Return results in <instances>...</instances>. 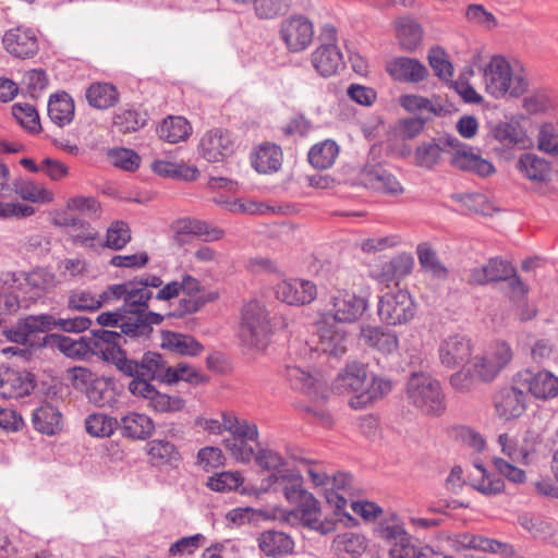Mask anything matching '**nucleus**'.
<instances>
[{
    "instance_id": "38",
    "label": "nucleus",
    "mask_w": 558,
    "mask_h": 558,
    "mask_svg": "<svg viewBox=\"0 0 558 558\" xmlns=\"http://www.w3.org/2000/svg\"><path fill=\"white\" fill-rule=\"evenodd\" d=\"M392 383L387 377L373 376L371 383H366L365 390L350 399L353 409H362L381 399L391 391Z\"/></svg>"
},
{
    "instance_id": "16",
    "label": "nucleus",
    "mask_w": 558,
    "mask_h": 558,
    "mask_svg": "<svg viewBox=\"0 0 558 558\" xmlns=\"http://www.w3.org/2000/svg\"><path fill=\"white\" fill-rule=\"evenodd\" d=\"M197 149L208 162H219L232 155L234 141L228 130L217 128L207 131L201 137Z\"/></svg>"
},
{
    "instance_id": "25",
    "label": "nucleus",
    "mask_w": 558,
    "mask_h": 558,
    "mask_svg": "<svg viewBox=\"0 0 558 558\" xmlns=\"http://www.w3.org/2000/svg\"><path fill=\"white\" fill-rule=\"evenodd\" d=\"M386 71L392 80L404 83L423 82L427 75V68L417 59L397 57L386 64Z\"/></svg>"
},
{
    "instance_id": "59",
    "label": "nucleus",
    "mask_w": 558,
    "mask_h": 558,
    "mask_svg": "<svg viewBox=\"0 0 558 558\" xmlns=\"http://www.w3.org/2000/svg\"><path fill=\"white\" fill-rule=\"evenodd\" d=\"M12 114L17 123L29 133H39L41 130L39 114L31 104H14Z\"/></svg>"
},
{
    "instance_id": "56",
    "label": "nucleus",
    "mask_w": 558,
    "mask_h": 558,
    "mask_svg": "<svg viewBox=\"0 0 558 558\" xmlns=\"http://www.w3.org/2000/svg\"><path fill=\"white\" fill-rule=\"evenodd\" d=\"M15 193L23 199L33 203H50L53 201V193L41 187L33 181L19 179L13 182Z\"/></svg>"
},
{
    "instance_id": "18",
    "label": "nucleus",
    "mask_w": 558,
    "mask_h": 558,
    "mask_svg": "<svg viewBox=\"0 0 558 558\" xmlns=\"http://www.w3.org/2000/svg\"><path fill=\"white\" fill-rule=\"evenodd\" d=\"M128 388L133 396L147 399L149 407L156 412H178L185 405V401L181 397L161 393L150 383L130 381Z\"/></svg>"
},
{
    "instance_id": "8",
    "label": "nucleus",
    "mask_w": 558,
    "mask_h": 558,
    "mask_svg": "<svg viewBox=\"0 0 558 558\" xmlns=\"http://www.w3.org/2000/svg\"><path fill=\"white\" fill-rule=\"evenodd\" d=\"M280 477L288 484L283 487V495L287 500L295 505L293 513L301 522L316 530L322 534H326L329 529L320 520V507L318 500L313 494L303 488V478L300 474L291 473L289 475L281 474Z\"/></svg>"
},
{
    "instance_id": "26",
    "label": "nucleus",
    "mask_w": 558,
    "mask_h": 558,
    "mask_svg": "<svg viewBox=\"0 0 558 558\" xmlns=\"http://www.w3.org/2000/svg\"><path fill=\"white\" fill-rule=\"evenodd\" d=\"M311 62L323 77H330L344 68L341 51L335 44H322L311 54Z\"/></svg>"
},
{
    "instance_id": "60",
    "label": "nucleus",
    "mask_w": 558,
    "mask_h": 558,
    "mask_svg": "<svg viewBox=\"0 0 558 558\" xmlns=\"http://www.w3.org/2000/svg\"><path fill=\"white\" fill-rule=\"evenodd\" d=\"M71 227V239L74 244L92 250L100 246L98 234L89 223L73 218Z\"/></svg>"
},
{
    "instance_id": "12",
    "label": "nucleus",
    "mask_w": 558,
    "mask_h": 558,
    "mask_svg": "<svg viewBox=\"0 0 558 558\" xmlns=\"http://www.w3.org/2000/svg\"><path fill=\"white\" fill-rule=\"evenodd\" d=\"M4 50L16 59H32L39 51V38L33 27L19 25L8 29L2 37Z\"/></svg>"
},
{
    "instance_id": "6",
    "label": "nucleus",
    "mask_w": 558,
    "mask_h": 558,
    "mask_svg": "<svg viewBox=\"0 0 558 558\" xmlns=\"http://www.w3.org/2000/svg\"><path fill=\"white\" fill-rule=\"evenodd\" d=\"M485 90L496 99L519 97L527 89V81L514 74L510 63L501 56H494L483 70Z\"/></svg>"
},
{
    "instance_id": "58",
    "label": "nucleus",
    "mask_w": 558,
    "mask_h": 558,
    "mask_svg": "<svg viewBox=\"0 0 558 558\" xmlns=\"http://www.w3.org/2000/svg\"><path fill=\"white\" fill-rule=\"evenodd\" d=\"M428 63L434 74L441 81L449 82L453 76V65L447 52L440 46H434L427 54Z\"/></svg>"
},
{
    "instance_id": "11",
    "label": "nucleus",
    "mask_w": 558,
    "mask_h": 558,
    "mask_svg": "<svg viewBox=\"0 0 558 558\" xmlns=\"http://www.w3.org/2000/svg\"><path fill=\"white\" fill-rule=\"evenodd\" d=\"M445 146L453 150L450 163L463 171L475 173L480 177H487L495 171L490 161L475 154L469 145L460 142L453 135H446L441 141Z\"/></svg>"
},
{
    "instance_id": "43",
    "label": "nucleus",
    "mask_w": 558,
    "mask_h": 558,
    "mask_svg": "<svg viewBox=\"0 0 558 558\" xmlns=\"http://www.w3.org/2000/svg\"><path fill=\"white\" fill-rule=\"evenodd\" d=\"M319 350L332 356H340L347 351V333L336 326H322L318 329Z\"/></svg>"
},
{
    "instance_id": "50",
    "label": "nucleus",
    "mask_w": 558,
    "mask_h": 558,
    "mask_svg": "<svg viewBox=\"0 0 558 558\" xmlns=\"http://www.w3.org/2000/svg\"><path fill=\"white\" fill-rule=\"evenodd\" d=\"M85 395L90 403L99 408L111 407L117 401L113 383L104 377H97Z\"/></svg>"
},
{
    "instance_id": "17",
    "label": "nucleus",
    "mask_w": 558,
    "mask_h": 558,
    "mask_svg": "<svg viewBox=\"0 0 558 558\" xmlns=\"http://www.w3.org/2000/svg\"><path fill=\"white\" fill-rule=\"evenodd\" d=\"M35 376L28 371L15 368L0 369V397L17 399L28 396L35 388Z\"/></svg>"
},
{
    "instance_id": "62",
    "label": "nucleus",
    "mask_w": 558,
    "mask_h": 558,
    "mask_svg": "<svg viewBox=\"0 0 558 558\" xmlns=\"http://www.w3.org/2000/svg\"><path fill=\"white\" fill-rule=\"evenodd\" d=\"M131 230L126 222L113 221L107 230L106 246L112 250H122L131 241Z\"/></svg>"
},
{
    "instance_id": "46",
    "label": "nucleus",
    "mask_w": 558,
    "mask_h": 558,
    "mask_svg": "<svg viewBox=\"0 0 558 558\" xmlns=\"http://www.w3.org/2000/svg\"><path fill=\"white\" fill-rule=\"evenodd\" d=\"M446 136L438 140L424 142L416 147L414 159L416 166L425 169H433L440 160L442 153L450 146H445L441 142Z\"/></svg>"
},
{
    "instance_id": "23",
    "label": "nucleus",
    "mask_w": 558,
    "mask_h": 558,
    "mask_svg": "<svg viewBox=\"0 0 558 558\" xmlns=\"http://www.w3.org/2000/svg\"><path fill=\"white\" fill-rule=\"evenodd\" d=\"M413 267V256L408 253H402L373 268L371 276L380 283L389 284L395 282L399 284L401 280L411 274Z\"/></svg>"
},
{
    "instance_id": "45",
    "label": "nucleus",
    "mask_w": 558,
    "mask_h": 558,
    "mask_svg": "<svg viewBox=\"0 0 558 558\" xmlns=\"http://www.w3.org/2000/svg\"><path fill=\"white\" fill-rule=\"evenodd\" d=\"M530 392L537 399H551L558 395V377L548 371L531 374L526 378Z\"/></svg>"
},
{
    "instance_id": "9",
    "label": "nucleus",
    "mask_w": 558,
    "mask_h": 558,
    "mask_svg": "<svg viewBox=\"0 0 558 558\" xmlns=\"http://www.w3.org/2000/svg\"><path fill=\"white\" fill-rule=\"evenodd\" d=\"M162 279L157 275L145 274L126 280L122 283L112 284L109 294L120 296V300L126 301V306L133 310V313L148 314L149 301L154 298L151 288H162Z\"/></svg>"
},
{
    "instance_id": "32",
    "label": "nucleus",
    "mask_w": 558,
    "mask_h": 558,
    "mask_svg": "<svg viewBox=\"0 0 558 558\" xmlns=\"http://www.w3.org/2000/svg\"><path fill=\"white\" fill-rule=\"evenodd\" d=\"M118 428L123 437L145 440L151 436L155 424L146 414L129 412L121 417Z\"/></svg>"
},
{
    "instance_id": "54",
    "label": "nucleus",
    "mask_w": 558,
    "mask_h": 558,
    "mask_svg": "<svg viewBox=\"0 0 558 558\" xmlns=\"http://www.w3.org/2000/svg\"><path fill=\"white\" fill-rule=\"evenodd\" d=\"M417 258L424 271L432 277L445 280L448 277L447 267L439 260L436 252L426 243L420 244L416 250Z\"/></svg>"
},
{
    "instance_id": "57",
    "label": "nucleus",
    "mask_w": 558,
    "mask_h": 558,
    "mask_svg": "<svg viewBox=\"0 0 558 558\" xmlns=\"http://www.w3.org/2000/svg\"><path fill=\"white\" fill-rule=\"evenodd\" d=\"M148 454L156 464L177 465L181 460L175 446L162 439H154L149 442Z\"/></svg>"
},
{
    "instance_id": "48",
    "label": "nucleus",
    "mask_w": 558,
    "mask_h": 558,
    "mask_svg": "<svg viewBox=\"0 0 558 558\" xmlns=\"http://www.w3.org/2000/svg\"><path fill=\"white\" fill-rule=\"evenodd\" d=\"M339 155V146L332 140H325L315 144L308 151V161L316 169L330 168Z\"/></svg>"
},
{
    "instance_id": "41",
    "label": "nucleus",
    "mask_w": 558,
    "mask_h": 558,
    "mask_svg": "<svg viewBox=\"0 0 558 558\" xmlns=\"http://www.w3.org/2000/svg\"><path fill=\"white\" fill-rule=\"evenodd\" d=\"M160 140L170 144L186 141L192 133L190 122L183 117L169 116L157 128Z\"/></svg>"
},
{
    "instance_id": "7",
    "label": "nucleus",
    "mask_w": 558,
    "mask_h": 558,
    "mask_svg": "<svg viewBox=\"0 0 558 558\" xmlns=\"http://www.w3.org/2000/svg\"><path fill=\"white\" fill-rule=\"evenodd\" d=\"M272 325L269 312L258 301H250L242 308L240 340L243 345L263 351L269 343Z\"/></svg>"
},
{
    "instance_id": "20",
    "label": "nucleus",
    "mask_w": 558,
    "mask_h": 558,
    "mask_svg": "<svg viewBox=\"0 0 558 558\" xmlns=\"http://www.w3.org/2000/svg\"><path fill=\"white\" fill-rule=\"evenodd\" d=\"M333 319L339 323H354L366 310L364 298L345 290H337L330 298Z\"/></svg>"
},
{
    "instance_id": "35",
    "label": "nucleus",
    "mask_w": 558,
    "mask_h": 558,
    "mask_svg": "<svg viewBox=\"0 0 558 558\" xmlns=\"http://www.w3.org/2000/svg\"><path fill=\"white\" fill-rule=\"evenodd\" d=\"M553 436L548 429L535 427L532 424L524 433L521 442V453L523 452V464H530L534 461L535 457L543 452V448L548 449L551 442L548 440Z\"/></svg>"
},
{
    "instance_id": "39",
    "label": "nucleus",
    "mask_w": 558,
    "mask_h": 558,
    "mask_svg": "<svg viewBox=\"0 0 558 558\" xmlns=\"http://www.w3.org/2000/svg\"><path fill=\"white\" fill-rule=\"evenodd\" d=\"M454 547L458 549L474 548L493 554H511V545L508 543H501L493 538H486L470 533L457 535L454 538Z\"/></svg>"
},
{
    "instance_id": "52",
    "label": "nucleus",
    "mask_w": 558,
    "mask_h": 558,
    "mask_svg": "<svg viewBox=\"0 0 558 558\" xmlns=\"http://www.w3.org/2000/svg\"><path fill=\"white\" fill-rule=\"evenodd\" d=\"M54 316L50 314L29 315L20 319L17 325L11 328L8 335H33L53 329Z\"/></svg>"
},
{
    "instance_id": "63",
    "label": "nucleus",
    "mask_w": 558,
    "mask_h": 558,
    "mask_svg": "<svg viewBox=\"0 0 558 558\" xmlns=\"http://www.w3.org/2000/svg\"><path fill=\"white\" fill-rule=\"evenodd\" d=\"M335 546L338 550L351 556L362 555L367 547L365 537L354 532H345L338 535L335 538Z\"/></svg>"
},
{
    "instance_id": "10",
    "label": "nucleus",
    "mask_w": 558,
    "mask_h": 558,
    "mask_svg": "<svg viewBox=\"0 0 558 558\" xmlns=\"http://www.w3.org/2000/svg\"><path fill=\"white\" fill-rule=\"evenodd\" d=\"M377 314L387 326L405 325L415 317L416 304L407 290L389 291L379 298Z\"/></svg>"
},
{
    "instance_id": "1",
    "label": "nucleus",
    "mask_w": 558,
    "mask_h": 558,
    "mask_svg": "<svg viewBox=\"0 0 558 558\" xmlns=\"http://www.w3.org/2000/svg\"><path fill=\"white\" fill-rule=\"evenodd\" d=\"M183 298L179 300L177 307L163 315L165 317H183L198 312L207 303L214 302L219 298L218 292L211 291L202 293V284L195 277L184 275L181 281H170L165 284L155 295L158 301H170L178 298L180 293Z\"/></svg>"
},
{
    "instance_id": "29",
    "label": "nucleus",
    "mask_w": 558,
    "mask_h": 558,
    "mask_svg": "<svg viewBox=\"0 0 558 558\" xmlns=\"http://www.w3.org/2000/svg\"><path fill=\"white\" fill-rule=\"evenodd\" d=\"M360 339L365 345L375 349L383 354H391L396 352L399 347L397 333L380 326H362Z\"/></svg>"
},
{
    "instance_id": "22",
    "label": "nucleus",
    "mask_w": 558,
    "mask_h": 558,
    "mask_svg": "<svg viewBox=\"0 0 558 558\" xmlns=\"http://www.w3.org/2000/svg\"><path fill=\"white\" fill-rule=\"evenodd\" d=\"M316 286L304 279L283 280L276 286V296L289 305H305L315 300Z\"/></svg>"
},
{
    "instance_id": "49",
    "label": "nucleus",
    "mask_w": 558,
    "mask_h": 558,
    "mask_svg": "<svg viewBox=\"0 0 558 558\" xmlns=\"http://www.w3.org/2000/svg\"><path fill=\"white\" fill-rule=\"evenodd\" d=\"M148 114L138 109H121L113 117V126L122 134L133 133L147 124Z\"/></svg>"
},
{
    "instance_id": "47",
    "label": "nucleus",
    "mask_w": 558,
    "mask_h": 558,
    "mask_svg": "<svg viewBox=\"0 0 558 558\" xmlns=\"http://www.w3.org/2000/svg\"><path fill=\"white\" fill-rule=\"evenodd\" d=\"M223 429L230 434L228 439H244V440H257L258 428L255 423H251L247 420L239 418L233 414H222Z\"/></svg>"
},
{
    "instance_id": "28",
    "label": "nucleus",
    "mask_w": 558,
    "mask_h": 558,
    "mask_svg": "<svg viewBox=\"0 0 558 558\" xmlns=\"http://www.w3.org/2000/svg\"><path fill=\"white\" fill-rule=\"evenodd\" d=\"M32 423L35 430L44 435L52 436L62 430L63 415L58 405L45 401L34 409Z\"/></svg>"
},
{
    "instance_id": "61",
    "label": "nucleus",
    "mask_w": 558,
    "mask_h": 558,
    "mask_svg": "<svg viewBox=\"0 0 558 558\" xmlns=\"http://www.w3.org/2000/svg\"><path fill=\"white\" fill-rule=\"evenodd\" d=\"M291 0H254L255 14L260 20H271L286 14Z\"/></svg>"
},
{
    "instance_id": "4",
    "label": "nucleus",
    "mask_w": 558,
    "mask_h": 558,
    "mask_svg": "<svg viewBox=\"0 0 558 558\" xmlns=\"http://www.w3.org/2000/svg\"><path fill=\"white\" fill-rule=\"evenodd\" d=\"M409 404L428 416H440L446 410V397L438 379L423 372L412 373L405 383Z\"/></svg>"
},
{
    "instance_id": "40",
    "label": "nucleus",
    "mask_w": 558,
    "mask_h": 558,
    "mask_svg": "<svg viewBox=\"0 0 558 558\" xmlns=\"http://www.w3.org/2000/svg\"><path fill=\"white\" fill-rule=\"evenodd\" d=\"M291 537L280 531L268 530L258 536V547L267 556L277 557L287 555L293 549Z\"/></svg>"
},
{
    "instance_id": "5",
    "label": "nucleus",
    "mask_w": 558,
    "mask_h": 558,
    "mask_svg": "<svg viewBox=\"0 0 558 558\" xmlns=\"http://www.w3.org/2000/svg\"><path fill=\"white\" fill-rule=\"evenodd\" d=\"M92 337H80L72 339L68 336L52 335L53 344L66 356L73 359H84L88 353L100 356L104 361L110 363L116 340L121 336L111 330H94Z\"/></svg>"
},
{
    "instance_id": "51",
    "label": "nucleus",
    "mask_w": 558,
    "mask_h": 558,
    "mask_svg": "<svg viewBox=\"0 0 558 558\" xmlns=\"http://www.w3.org/2000/svg\"><path fill=\"white\" fill-rule=\"evenodd\" d=\"M519 170L533 181H546L549 177L550 165L544 158L534 154H523L518 161Z\"/></svg>"
},
{
    "instance_id": "33",
    "label": "nucleus",
    "mask_w": 558,
    "mask_h": 558,
    "mask_svg": "<svg viewBox=\"0 0 558 558\" xmlns=\"http://www.w3.org/2000/svg\"><path fill=\"white\" fill-rule=\"evenodd\" d=\"M396 37L400 48L407 52L415 51L423 39L421 24L410 16L399 17L393 22Z\"/></svg>"
},
{
    "instance_id": "14",
    "label": "nucleus",
    "mask_w": 558,
    "mask_h": 558,
    "mask_svg": "<svg viewBox=\"0 0 558 558\" xmlns=\"http://www.w3.org/2000/svg\"><path fill=\"white\" fill-rule=\"evenodd\" d=\"M8 277H11L25 306L40 298L54 283V275L46 269H36L28 274L11 272Z\"/></svg>"
},
{
    "instance_id": "42",
    "label": "nucleus",
    "mask_w": 558,
    "mask_h": 558,
    "mask_svg": "<svg viewBox=\"0 0 558 558\" xmlns=\"http://www.w3.org/2000/svg\"><path fill=\"white\" fill-rule=\"evenodd\" d=\"M282 163L281 148L275 144L266 143L252 156V166L259 173H269L279 170Z\"/></svg>"
},
{
    "instance_id": "53",
    "label": "nucleus",
    "mask_w": 558,
    "mask_h": 558,
    "mask_svg": "<svg viewBox=\"0 0 558 558\" xmlns=\"http://www.w3.org/2000/svg\"><path fill=\"white\" fill-rule=\"evenodd\" d=\"M493 136L506 147L525 145V132L515 121L499 122L492 131Z\"/></svg>"
},
{
    "instance_id": "27",
    "label": "nucleus",
    "mask_w": 558,
    "mask_h": 558,
    "mask_svg": "<svg viewBox=\"0 0 558 558\" xmlns=\"http://www.w3.org/2000/svg\"><path fill=\"white\" fill-rule=\"evenodd\" d=\"M366 377V369L362 363H348L333 380L332 389L340 395L353 393L357 396L365 390Z\"/></svg>"
},
{
    "instance_id": "19",
    "label": "nucleus",
    "mask_w": 558,
    "mask_h": 558,
    "mask_svg": "<svg viewBox=\"0 0 558 558\" xmlns=\"http://www.w3.org/2000/svg\"><path fill=\"white\" fill-rule=\"evenodd\" d=\"M473 351L472 341L464 335L454 333L441 340L438 348L440 363L448 368H456L470 360Z\"/></svg>"
},
{
    "instance_id": "13",
    "label": "nucleus",
    "mask_w": 558,
    "mask_h": 558,
    "mask_svg": "<svg viewBox=\"0 0 558 558\" xmlns=\"http://www.w3.org/2000/svg\"><path fill=\"white\" fill-rule=\"evenodd\" d=\"M279 34L290 52H301L313 41L314 26L304 15H292L281 22Z\"/></svg>"
},
{
    "instance_id": "36",
    "label": "nucleus",
    "mask_w": 558,
    "mask_h": 558,
    "mask_svg": "<svg viewBox=\"0 0 558 558\" xmlns=\"http://www.w3.org/2000/svg\"><path fill=\"white\" fill-rule=\"evenodd\" d=\"M74 114V100L68 93H57L49 97L48 117L52 123L63 128L73 121Z\"/></svg>"
},
{
    "instance_id": "55",
    "label": "nucleus",
    "mask_w": 558,
    "mask_h": 558,
    "mask_svg": "<svg viewBox=\"0 0 558 558\" xmlns=\"http://www.w3.org/2000/svg\"><path fill=\"white\" fill-rule=\"evenodd\" d=\"M118 426L117 418L102 413H93L85 418L86 432L94 437H110Z\"/></svg>"
},
{
    "instance_id": "64",
    "label": "nucleus",
    "mask_w": 558,
    "mask_h": 558,
    "mask_svg": "<svg viewBox=\"0 0 558 558\" xmlns=\"http://www.w3.org/2000/svg\"><path fill=\"white\" fill-rule=\"evenodd\" d=\"M109 161L125 171H135L141 163V157L129 148H113L108 151Z\"/></svg>"
},
{
    "instance_id": "15",
    "label": "nucleus",
    "mask_w": 558,
    "mask_h": 558,
    "mask_svg": "<svg viewBox=\"0 0 558 558\" xmlns=\"http://www.w3.org/2000/svg\"><path fill=\"white\" fill-rule=\"evenodd\" d=\"M378 533L389 546L390 558H422V548L414 544L413 537L403 525H381Z\"/></svg>"
},
{
    "instance_id": "2",
    "label": "nucleus",
    "mask_w": 558,
    "mask_h": 558,
    "mask_svg": "<svg viewBox=\"0 0 558 558\" xmlns=\"http://www.w3.org/2000/svg\"><path fill=\"white\" fill-rule=\"evenodd\" d=\"M110 363L124 376L131 377V381L150 383L157 380L167 384L170 365L161 354L148 351L140 361L130 359L121 349L119 340H116Z\"/></svg>"
},
{
    "instance_id": "44",
    "label": "nucleus",
    "mask_w": 558,
    "mask_h": 558,
    "mask_svg": "<svg viewBox=\"0 0 558 558\" xmlns=\"http://www.w3.org/2000/svg\"><path fill=\"white\" fill-rule=\"evenodd\" d=\"M162 347L180 355L196 356L204 347L192 336L174 331L162 332Z\"/></svg>"
},
{
    "instance_id": "30",
    "label": "nucleus",
    "mask_w": 558,
    "mask_h": 558,
    "mask_svg": "<svg viewBox=\"0 0 558 558\" xmlns=\"http://www.w3.org/2000/svg\"><path fill=\"white\" fill-rule=\"evenodd\" d=\"M174 241L179 244L186 242V235L205 236L206 240L216 241L223 236V231L211 227L208 222L184 218L174 223Z\"/></svg>"
},
{
    "instance_id": "24",
    "label": "nucleus",
    "mask_w": 558,
    "mask_h": 558,
    "mask_svg": "<svg viewBox=\"0 0 558 558\" xmlns=\"http://www.w3.org/2000/svg\"><path fill=\"white\" fill-rule=\"evenodd\" d=\"M361 178L366 187L384 194L398 196L403 193V186L398 179L380 165L367 162L361 172Z\"/></svg>"
},
{
    "instance_id": "3",
    "label": "nucleus",
    "mask_w": 558,
    "mask_h": 558,
    "mask_svg": "<svg viewBox=\"0 0 558 558\" xmlns=\"http://www.w3.org/2000/svg\"><path fill=\"white\" fill-rule=\"evenodd\" d=\"M133 310L126 306V301H123L121 307L114 312H105L98 315L97 323L105 327H119L118 332L124 343L130 340H147L153 332L154 325H160L165 316L159 313H133Z\"/></svg>"
},
{
    "instance_id": "37",
    "label": "nucleus",
    "mask_w": 558,
    "mask_h": 558,
    "mask_svg": "<svg viewBox=\"0 0 558 558\" xmlns=\"http://www.w3.org/2000/svg\"><path fill=\"white\" fill-rule=\"evenodd\" d=\"M87 102L90 107L106 110L116 106L120 100L118 88L105 82H96L88 86L85 93Z\"/></svg>"
},
{
    "instance_id": "34",
    "label": "nucleus",
    "mask_w": 558,
    "mask_h": 558,
    "mask_svg": "<svg viewBox=\"0 0 558 558\" xmlns=\"http://www.w3.org/2000/svg\"><path fill=\"white\" fill-rule=\"evenodd\" d=\"M283 376L290 386L303 391L312 399H324L323 386L307 372L294 365H287Z\"/></svg>"
},
{
    "instance_id": "21",
    "label": "nucleus",
    "mask_w": 558,
    "mask_h": 558,
    "mask_svg": "<svg viewBox=\"0 0 558 558\" xmlns=\"http://www.w3.org/2000/svg\"><path fill=\"white\" fill-rule=\"evenodd\" d=\"M494 407L499 418L505 421L517 418L526 409L525 393L514 386L504 387L495 393Z\"/></svg>"
},
{
    "instance_id": "31",
    "label": "nucleus",
    "mask_w": 558,
    "mask_h": 558,
    "mask_svg": "<svg viewBox=\"0 0 558 558\" xmlns=\"http://www.w3.org/2000/svg\"><path fill=\"white\" fill-rule=\"evenodd\" d=\"M112 284L102 291L98 296L88 290H73L68 296V308L75 311L94 312L102 305L120 300V296L109 294Z\"/></svg>"
}]
</instances>
